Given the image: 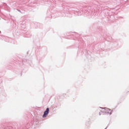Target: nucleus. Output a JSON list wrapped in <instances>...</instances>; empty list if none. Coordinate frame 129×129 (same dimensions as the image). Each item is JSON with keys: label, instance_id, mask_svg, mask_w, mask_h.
<instances>
[{"label": "nucleus", "instance_id": "1", "mask_svg": "<svg viewBox=\"0 0 129 129\" xmlns=\"http://www.w3.org/2000/svg\"><path fill=\"white\" fill-rule=\"evenodd\" d=\"M49 108H47L46 110L44 111V114L43 115V117H46L47 115L49 114Z\"/></svg>", "mask_w": 129, "mask_h": 129}, {"label": "nucleus", "instance_id": "2", "mask_svg": "<svg viewBox=\"0 0 129 129\" xmlns=\"http://www.w3.org/2000/svg\"><path fill=\"white\" fill-rule=\"evenodd\" d=\"M111 111H112V110H111V109H109L108 108H106V109H105L104 113H110V114H111Z\"/></svg>", "mask_w": 129, "mask_h": 129}]
</instances>
